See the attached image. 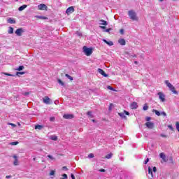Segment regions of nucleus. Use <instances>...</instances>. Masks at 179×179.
I'll return each mask as SVG.
<instances>
[{"label": "nucleus", "instance_id": "18", "mask_svg": "<svg viewBox=\"0 0 179 179\" xmlns=\"http://www.w3.org/2000/svg\"><path fill=\"white\" fill-rule=\"evenodd\" d=\"M103 43H106V44H107L108 45H110V46H111V45H114V43H113V41H108L107 40H106V39H103Z\"/></svg>", "mask_w": 179, "mask_h": 179}, {"label": "nucleus", "instance_id": "40", "mask_svg": "<svg viewBox=\"0 0 179 179\" xmlns=\"http://www.w3.org/2000/svg\"><path fill=\"white\" fill-rule=\"evenodd\" d=\"M4 75H6V76H14L13 74H10L8 73H5Z\"/></svg>", "mask_w": 179, "mask_h": 179}, {"label": "nucleus", "instance_id": "7", "mask_svg": "<svg viewBox=\"0 0 179 179\" xmlns=\"http://www.w3.org/2000/svg\"><path fill=\"white\" fill-rule=\"evenodd\" d=\"M43 101L45 104H51V99L47 96L43 98Z\"/></svg>", "mask_w": 179, "mask_h": 179}, {"label": "nucleus", "instance_id": "33", "mask_svg": "<svg viewBox=\"0 0 179 179\" xmlns=\"http://www.w3.org/2000/svg\"><path fill=\"white\" fill-rule=\"evenodd\" d=\"M63 178H61L60 179H68V175H66V173H64L62 175Z\"/></svg>", "mask_w": 179, "mask_h": 179}, {"label": "nucleus", "instance_id": "56", "mask_svg": "<svg viewBox=\"0 0 179 179\" xmlns=\"http://www.w3.org/2000/svg\"><path fill=\"white\" fill-rule=\"evenodd\" d=\"M121 34H124V29H120Z\"/></svg>", "mask_w": 179, "mask_h": 179}, {"label": "nucleus", "instance_id": "19", "mask_svg": "<svg viewBox=\"0 0 179 179\" xmlns=\"http://www.w3.org/2000/svg\"><path fill=\"white\" fill-rule=\"evenodd\" d=\"M8 23H10V24H15L16 23V21L13 20V18H8Z\"/></svg>", "mask_w": 179, "mask_h": 179}, {"label": "nucleus", "instance_id": "50", "mask_svg": "<svg viewBox=\"0 0 179 179\" xmlns=\"http://www.w3.org/2000/svg\"><path fill=\"white\" fill-rule=\"evenodd\" d=\"M62 170H66V171H67L68 168L66 166H63Z\"/></svg>", "mask_w": 179, "mask_h": 179}, {"label": "nucleus", "instance_id": "1", "mask_svg": "<svg viewBox=\"0 0 179 179\" xmlns=\"http://www.w3.org/2000/svg\"><path fill=\"white\" fill-rule=\"evenodd\" d=\"M129 17L131 20L138 21V17H136V13L134 10H129L128 12Z\"/></svg>", "mask_w": 179, "mask_h": 179}, {"label": "nucleus", "instance_id": "44", "mask_svg": "<svg viewBox=\"0 0 179 179\" xmlns=\"http://www.w3.org/2000/svg\"><path fill=\"white\" fill-rule=\"evenodd\" d=\"M108 89L109 90H114V88H113L111 86H110V85H108Z\"/></svg>", "mask_w": 179, "mask_h": 179}, {"label": "nucleus", "instance_id": "42", "mask_svg": "<svg viewBox=\"0 0 179 179\" xmlns=\"http://www.w3.org/2000/svg\"><path fill=\"white\" fill-rule=\"evenodd\" d=\"M54 174H55V171H51L50 173V176H54Z\"/></svg>", "mask_w": 179, "mask_h": 179}, {"label": "nucleus", "instance_id": "60", "mask_svg": "<svg viewBox=\"0 0 179 179\" xmlns=\"http://www.w3.org/2000/svg\"><path fill=\"white\" fill-rule=\"evenodd\" d=\"M92 121H93V122H94V120H93Z\"/></svg>", "mask_w": 179, "mask_h": 179}, {"label": "nucleus", "instance_id": "34", "mask_svg": "<svg viewBox=\"0 0 179 179\" xmlns=\"http://www.w3.org/2000/svg\"><path fill=\"white\" fill-rule=\"evenodd\" d=\"M93 157H94V155H93V153H90V154L88 155V158H89V159H93Z\"/></svg>", "mask_w": 179, "mask_h": 179}, {"label": "nucleus", "instance_id": "32", "mask_svg": "<svg viewBox=\"0 0 179 179\" xmlns=\"http://www.w3.org/2000/svg\"><path fill=\"white\" fill-rule=\"evenodd\" d=\"M113 108H114V104L110 103L108 108L109 111H111V110H113Z\"/></svg>", "mask_w": 179, "mask_h": 179}, {"label": "nucleus", "instance_id": "62", "mask_svg": "<svg viewBox=\"0 0 179 179\" xmlns=\"http://www.w3.org/2000/svg\"><path fill=\"white\" fill-rule=\"evenodd\" d=\"M133 57H136V55H134V56H133Z\"/></svg>", "mask_w": 179, "mask_h": 179}, {"label": "nucleus", "instance_id": "15", "mask_svg": "<svg viewBox=\"0 0 179 179\" xmlns=\"http://www.w3.org/2000/svg\"><path fill=\"white\" fill-rule=\"evenodd\" d=\"M118 43L120 45H125V44H127V42L125 41V39H124V38L119 39Z\"/></svg>", "mask_w": 179, "mask_h": 179}, {"label": "nucleus", "instance_id": "51", "mask_svg": "<svg viewBox=\"0 0 179 179\" xmlns=\"http://www.w3.org/2000/svg\"><path fill=\"white\" fill-rule=\"evenodd\" d=\"M77 36H79L80 37V36H82V33L80 32H76Z\"/></svg>", "mask_w": 179, "mask_h": 179}, {"label": "nucleus", "instance_id": "41", "mask_svg": "<svg viewBox=\"0 0 179 179\" xmlns=\"http://www.w3.org/2000/svg\"><path fill=\"white\" fill-rule=\"evenodd\" d=\"M149 163V158H147L146 160L144 162V164H148Z\"/></svg>", "mask_w": 179, "mask_h": 179}, {"label": "nucleus", "instance_id": "2", "mask_svg": "<svg viewBox=\"0 0 179 179\" xmlns=\"http://www.w3.org/2000/svg\"><path fill=\"white\" fill-rule=\"evenodd\" d=\"M83 52H85V55H87V57H90V55H92V54L93 53V50L90 48L84 46L83 48Z\"/></svg>", "mask_w": 179, "mask_h": 179}, {"label": "nucleus", "instance_id": "8", "mask_svg": "<svg viewBox=\"0 0 179 179\" xmlns=\"http://www.w3.org/2000/svg\"><path fill=\"white\" fill-rule=\"evenodd\" d=\"M145 126L147 127V128H148L149 129H153V128H155V124L152 122H148L145 123Z\"/></svg>", "mask_w": 179, "mask_h": 179}, {"label": "nucleus", "instance_id": "36", "mask_svg": "<svg viewBox=\"0 0 179 179\" xmlns=\"http://www.w3.org/2000/svg\"><path fill=\"white\" fill-rule=\"evenodd\" d=\"M18 144H19V142H17V141L12 142V143H10V145H12L13 146H15V145H18Z\"/></svg>", "mask_w": 179, "mask_h": 179}, {"label": "nucleus", "instance_id": "26", "mask_svg": "<svg viewBox=\"0 0 179 179\" xmlns=\"http://www.w3.org/2000/svg\"><path fill=\"white\" fill-rule=\"evenodd\" d=\"M50 139H52V141H58V137L57 136H51Z\"/></svg>", "mask_w": 179, "mask_h": 179}, {"label": "nucleus", "instance_id": "43", "mask_svg": "<svg viewBox=\"0 0 179 179\" xmlns=\"http://www.w3.org/2000/svg\"><path fill=\"white\" fill-rule=\"evenodd\" d=\"M110 30H111V29H107L103 31H105L106 33H110Z\"/></svg>", "mask_w": 179, "mask_h": 179}, {"label": "nucleus", "instance_id": "29", "mask_svg": "<svg viewBox=\"0 0 179 179\" xmlns=\"http://www.w3.org/2000/svg\"><path fill=\"white\" fill-rule=\"evenodd\" d=\"M65 76L70 80H73V78L72 76H69V74H66Z\"/></svg>", "mask_w": 179, "mask_h": 179}, {"label": "nucleus", "instance_id": "4", "mask_svg": "<svg viewBox=\"0 0 179 179\" xmlns=\"http://www.w3.org/2000/svg\"><path fill=\"white\" fill-rule=\"evenodd\" d=\"M126 115H129V112L127 110H124V113H118V115L121 117V118H123L124 120H127V116Z\"/></svg>", "mask_w": 179, "mask_h": 179}, {"label": "nucleus", "instance_id": "12", "mask_svg": "<svg viewBox=\"0 0 179 179\" xmlns=\"http://www.w3.org/2000/svg\"><path fill=\"white\" fill-rule=\"evenodd\" d=\"M98 72L99 73L102 75V76H104V78H107V76H108V75H107L106 72H104L103 70L101 69H98Z\"/></svg>", "mask_w": 179, "mask_h": 179}, {"label": "nucleus", "instance_id": "20", "mask_svg": "<svg viewBox=\"0 0 179 179\" xmlns=\"http://www.w3.org/2000/svg\"><path fill=\"white\" fill-rule=\"evenodd\" d=\"M26 8H27V5H22L18 8V10H20V12H22V10H24Z\"/></svg>", "mask_w": 179, "mask_h": 179}, {"label": "nucleus", "instance_id": "28", "mask_svg": "<svg viewBox=\"0 0 179 179\" xmlns=\"http://www.w3.org/2000/svg\"><path fill=\"white\" fill-rule=\"evenodd\" d=\"M24 69V66H20L16 69V71H23Z\"/></svg>", "mask_w": 179, "mask_h": 179}, {"label": "nucleus", "instance_id": "47", "mask_svg": "<svg viewBox=\"0 0 179 179\" xmlns=\"http://www.w3.org/2000/svg\"><path fill=\"white\" fill-rule=\"evenodd\" d=\"M168 128H169V129H171V131H173V126H171V125H169Z\"/></svg>", "mask_w": 179, "mask_h": 179}, {"label": "nucleus", "instance_id": "61", "mask_svg": "<svg viewBox=\"0 0 179 179\" xmlns=\"http://www.w3.org/2000/svg\"><path fill=\"white\" fill-rule=\"evenodd\" d=\"M34 160H36V158H34Z\"/></svg>", "mask_w": 179, "mask_h": 179}, {"label": "nucleus", "instance_id": "10", "mask_svg": "<svg viewBox=\"0 0 179 179\" xmlns=\"http://www.w3.org/2000/svg\"><path fill=\"white\" fill-rule=\"evenodd\" d=\"M74 115L72 114H64L63 115V118H64L65 120H72L73 118H74Z\"/></svg>", "mask_w": 179, "mask_h": 179}, {"label": "nucleus", "instance_id": "23", "mask_svg": "<svg viewBox=\"0 0 179 179\" xmlns=\"http://www.w3.org/2000/svg\"><path fill=\"white\" fill-rule=\"evenodd\" d=\"M8 34H13V27H9V28H8Z\"/></svg>", "mask_w": 179, "mask_h": 179}, {"label": "nucleus", "instance_id": "55", "mask_svg": "<svg viewBox=\"0 0 179 179\" xmlns=\"http://www.w3.org/2000/svg\"><path fill=\"white\" fill-rule=\"evenodd\" d=\"M99 27H100V29H106V27H104V26H100Z\"/></svg>", "mask_w": 179, "mask_h": 179}, {"label": "nucleus", "instance_id": "39", "mask_svg": "<svg viewBox=\"0 0 179 179\" xmlns=\"http://www.w3.org/2000/svg\"><path fill=\"white\" fill-rule=\"evenodd\" d=\"M50 121H51V122H54L55 121V117H51L50 118Z\"/></svg>", "mask_w": 179, "mask_h": 179}, {"label": "nucleus", "instance_id": "5", "mask_svg": "<svg viewBox=\"0 0 179 179\" xmlns=\"http://www.w3.org/2000/svg\"><path fill=\"white\" fill-rule=\"evenodd\" d=\"M159 99L162 103H164L166 101V95L163 94V92H158Z\"/></svg>", "mask_w": 179, "mask_h": 179}, {"label": "nucleus", "instance_id": "30", "mask_svg": "<svg viewBox=\"0 0 179 179\" xmlns=\"http://www.w3.org/2000/svg\"><path fill=\"white\" fill-rule=\"evenodd\" d=\"M149 108V106H148V103H145L144 106L143 107V110H144V111H146V110H148Z\"/></svg>", "mask_w": 179, "mask_h": 179}, {"label": "nucleus", "instance_id": "48", "mask_svg": "<svg viewBox=\"0 0 179 179\" xmlns=\"http://www.w3.org/2000/svg\"><path fill=\"white\" fill-rule=\"evenodd\" d=\"M99 171H100L101 173H105V172H106V169H101L99 170Z\"/></svg>", "mask_w": 179, "mask_h": 179}, {"label": "nucleus", "instance_id": "31", "mask_svg": "<svg viewBox=\"0 0 179 179\" xmlns=\"http://www.w3.org/2000/svg\"><path fill=\"white\" fill-rule=\"evenodd\" d=\"M111 157H113V154H112V153L108 154V155L106 156V159H111Z\"/></svg>", "mask_w": 179, "mask_h": 179}, {"label": "nucleus", "instance_id": "6", "mask_svg": "<svg viewBox=\"0 0 179 179\" xmlns=\"http://www.w3.org/2000/svg\"><path fill=\"white\" fill-rule=\"evenodd\" d=\"M22 33H24V29H23V28H19L15 31V34L18 36V37L22 36Z\"/></svg>", "mask_w": 179, "mask_h": 179}, {"label": "nucleus", "instance_id": "14", "mask_svg": "<svg viewBox=\"0 0 179 179\" xmlns=\"http://www.w3.org/2000/svg\"><path fill=\"white\" fill-rule=\"evenodd\" d=\"M159 157L162 159L163 162H167V157H166V155H164V152H161L159 154Z\"/></svg>", "mask_w": 179, "mask_h": 179}, {"label": "nucleus", "instance_id": "38", "mask_svg": "<svg viewBox=\"0 0 179 179\" xmlns=\"http://www.w3.org/2000/svg\"><path fill=\"white\" fill-rule=\"evenodd\" d=\"M16 75L17 76H19L20 75H24V72H17Z\"/></svg>", "mask_w": 179, "mask_h": 179}, {"label": "nucleus", "instance_id": "16", "mask_svg": "<svg viewBox=\"0 0 179 179\" xmlns=\"http://www.w3.org/2000/svg\"><path fill=\"white\" fill-rule=\"evenodd\" d=\"M13 159H15V161L13 162L14 166H19V159H17V157L16 155H14Z\"/></svg>", "mask_w": 179, "mask_h": 179}, {"label": "nucleus", "instance_id": "17", "mask_svg": "<svg viewBox=\"0 0 179 179\" xmlns=\"http://www.w3.org/2000/svg\"><path fill=\"white\" fill-rule=\"evenodd\" d=\"M99 24L101 26H107V24H108V23L107 22V21H106L104 20H99Z\"/></svg>", "mask_w": 179, "mask_h": 179}, {"label": "nucleus", "instance_id": "21", "mask_svg": "<svg viewBox=\"0 0 179 179\" xmlns=\"http://www.w3.org/2000/svg\"><path fill=\"white\" fill-rule=\"evenodd\" d=\"M152 113H155L156 114V115H157L158 117H160V112H159V110L153 109L152 110Z\"/></svg>", "mask_w": 179, "mask_h": 179}, {"label": "nucleus", "instance_id": "57", "mask_svg": "<svg viewBox=\"0 0 179 179\" xmlns=\"http://www.w3.org/2000/svg\"><path fill=\"white\" fill-rule=\"evenodd\" d=\"M24 96H29V92H24Z\"/></svg>", "mask_w": 179, "mask_h": 179}, {"label": "nucleus", "instance_id": "9", "mask_svg": "<svg viewBox=\"0 0 179 179\" xmlns=\"http://www.w3.org/2000/svg\"><path fill=\"white\" fill-rule=\"evenodd\" d=\"M73 12H75L73 6L69 7L66 10V13H67V15H71V13H73Z\"/></svg>", "mask_w": 179, "mask_h": 179}, {"label": "nucleus", "instance_id": "35", "mask_svg": "<svg viewBox=\"0 0 179 179\" xmlns=\"http://www.w3.org/2000/svg\"><path fill=\"white\" fill-rule=\"evenodd\" d=\"M87 115H89V117H91V118H93V115L92 114V111H88Z\"/></svg>", "mask_w": 179, "mask_h": 179}, {"label": "nucleus", "instance_id": "53", "mask_svg": "<svg viewBox=\"0 0 179 179\" xmlns=\"http://www.w3.org/2000/svg\"><path fill=\"white\" fill-rule=\"evenodd\" d=\"M71 177L72 179H75V176L73 173L71 174Z\"/></svg>", "mask_w": 179, "mask_h": 179}, {"label": "nucleus", "instance_id": "3", "mask_svg": "<svg viewBox=\"0 0 179 179\" xmlns=\"http://www.w3.org/2000/svg\"><path fill=\"white\" fill-rule=\"evenodd\" d=\"M165 83L166 86L170 89V90L172 91L173 93H174V94H178L177 91L176 90V87H174V86H173V85H171V83H170L169 80H166Z\"/></svg>", "mask_w": 179, "mask_h": 179}, {"label": "nucleus", "instance_id": "11", "mask_svg": "<svg viewBox=\"0 0 179 179\" xmlns=\"http://www.w3.org/2000/svg\"><path fill=\"white\" fill-rule=\"evenodd\" d=\"M38 9H39V10H44L47 9V6H45L44 3L39 4L38 6Z\"/></svg>", "mask_w": 179, "mask_h": 179}, {"label": "nucleus", "instance_id": "58", "mask_svg": "<svg viewBox=\"0 0 179 179\" xmlns=\"http://www.w3.org/2000/svg\"><path fill=\"white\" fill-rule=\"evenodd\" d=\"M10 125H12V127H16V124H15L13 123H10Z\"/></svg>", "mask_w": 179, "mask_h": 179}, {"label": "nucleus", "instance_id": "54", "mask_svg": "<svg viewBox=\"0 0 179 179\" xmlns=\"http://www.w3.org/2000/svg\"><path fill=\"white\" fill-rule=\"evenodd\" d=\"M6 178H12V176H6Z\"/></svg>", "mask_w": 179, "mask_h": 179}, {"label": "nucleus", "instance_id": "46", "mask_svg": "<svg viewBox=\"0 0 179 179\" xmlns=\"http://www.w3.org/2000/svg\"><path fill=\"white\" fill-rule=\"evenodd\" d=\"M160 136H162V138H167V136L163 134H161Z\"/></svg>", "mask_w": 179, "mask_h": 179}, {"label": "nucleus", "instance_id": "22", "mask_svg": "<svg viewBox=\"0 0 179 179\" xmlns=\"http://www.w3.org/2000/svg\"><path fill=\"white\" fill-rule=\"evenodd\" d=\"M148 174L151 176V178H153V173L152 172V168L148 167Z\"/></svg>", "mask_w": 179, "mask_h": 179}, {"label": "nucleus", "instance_id": "24", "mask_svg": "<svg viewBox=\"0 0 179 179\" xmlns=\"http://www.w3.org/2000/svg\"><path fill=\"white\" fill-rule=\"evenodd\" d=\"M43 125L38 124L35 126V129L41 130V129H43Z\"/></svg>", "mask_w": 179, "mask_h": 179}, {"label": "nucleus", "instance_id": "37", "mask_svg": "<svg viewBox=\"0 0 179 179\" xmlns=\"http://www.w3.org/2000/svg\"><path fill=\"white\" fill-rule=\"evenodd\" d=\"M47 157H48V159H50V160H55V158H54V157H52V155H48Z\"/></svg>", "mask_w": 179, "mask_h": 179}, {"label": "nucleus", "instance_id": "13", "mask_svg": "<svg viewBox=\"0 0 179 179\" xmlns=\"http://www.w3.org/2000/svg\"><path fill=\"white\" fill-rule=\"evenodd\" d=\"M130 107L131 110H136V108H138V103L136 102L131 103Z\"/></svg>", "mask_w": 179, "mask_h": 179}, {"label": "nucleus", "instance_id": "27", "mask_svg": "<svg viewBox=\"0 0 179 179\" xmlns=\"http://www.w3.org/2000/svg\"><path fill=\"white\" fill-rule=\"evenodd\" d=\"M38 19H42L43 20H46V19H48L47 17H44V16H41V15H38L37 16Z\"/></svg>", "mask_w": 179, "mask_h": 179}, {"label": "nucleus", "instance_id": "59", "mask_svg": "<svg viewBox=\"0 0 179 179\" xmlns=\"http://www.w3.org/2000/svg\"><path fill=\"white\" fill-rule=\"evenodd\" d=\"M134 64H138V62H137V61H135V62H134Z\"/></svg>", "mask_w": 179, "mask_h": 179}, {"label": "nucleus", "instance_id": "49", "mask_svg": "<svg viewBox=\"0 0 179 179\" xmlns=\"http://www.w3.org/2000/svg\"><path fill=\"white\" fill-rule=\"evenodd\" d=\"M152 171H154V173H156V171H157L156 166H154V167H153Z\"/></svg>", "mask_w": 179, "mask_h": 179}, {"label": "nucleus", "instance_id": "25", "mask_svg": "<svg viewBox=\"0 0 179 179\" xmlns=\"http://www.w3.org/2000/svg\"><path fill=\"white\" fill-rule=\"evenodd\" d=\"M57 82H58L59 85H61V86H65V83H64V82H62V80H61V79H57Z\"/></svg>", "mask_w": 179, "mask_h": 179}, {"label": "nucleus", "instance_id": "45", "mask_svg": "<svg viewBox=\"0 0 179 179\" xmlns=\"http://www.w3.org/2000/svg\"><path fill=\"white\" fill-rule=\"evenodd\" d=\"M160 115H164V117H166V115H167V114H166L165 112H162L160 113Z\"/></svg>", "mask_w": 179, "mask_h": 179}, {"label": "nucleus", "instance_id": "52", "mask_svg": "<svg viewBox=\"0 0 179 179\" xmlns=\"http://www.w3.org/2000/svg\"><path fill=\"white\" fill-rule=\"evenodd\" d=\"M145 120L146 121H149L150 120H152V118L150 117H147Z\"/></svg>", "mask_w": 179, "mask_h": 179}]
</instances>
